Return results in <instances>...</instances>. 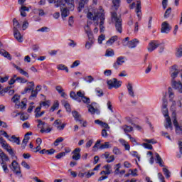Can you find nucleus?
Here are the masks:
<instances>
[{
  "label": "nucleus",
  "instance_id": "1a4fd4ad",
  "mask_svg": "<svg viewBox=\"0 0 182 182\" xmlns=\"http://www.w3.org/2000/svg\"><path fill=\"white\" fill-rule=\"evenodd\" d=\"M159 46H160V43H159V41H151L148 45L147 50L149 52H153L154 50H156V48Z\"/></svg>",
  "mask_w": 182,
  "mask_h": 182
},
{
  "label": "nucleus",
  "instance_id": "49530a36",
  "mask_svg": "<svg viewBox=\"0 0 182 182\" xmlns=\"http://www.w3.org/2000/svg\"><path fill=\"white\" fill-rule=\"evenodd\" d=\"M109 147H112V146H110V143L109 142H105V144H102L100 146V149H109Z\"/></svg>",
  "mask_w": 182,
  "mask_h": 182
},
{
  "label": "nucleus",
  "instance_id": "bb28decb",
  "mask_svg": "<svg viewBox=\"0 0 182 182\" xmlns=\"http://www.w3.org/2000/svg\"><path fill=\"white\" fill-rule=\"evenodd\" d=\"M0 55H1V56H4V58H6L7 59H9V60L12 59V58L11 57V54H9V53H8L4 49L0 50Z\"/></svg>",
  "mask_w": 182,
  "mask_h": 182
},
{
  "label": "nucleus",
  "instance_id": "603ef678",
  "mask_svg": "<svg viewBox=\"0 0 182 182\" xmlns=\"http://www.w3.org/2000/svg\"><path fill=\"white\" fill-rule=\"evenodd\" d=\"M112 151L114 154H116L117 156H119V154H122V151H120V149L117 148V146H114Z\"/></svg>",
  "mask_w": 182,
  "mask_h": 182
},
{
  "label": "nucleus",
  "instance_id": "79ce46f5",
  "mask_svg": "<svg viewBox=\"0 0 182 182\" xmlns=\"http://www.w3.org/2000/svg\"><path fill=\"white\" fill-rule=\"evenodd\" d=\"M168 93L169 95L170 100H173V99H174V92H173V89H171V87H168Z\"/></svg>",
  "mask_w": 182,
  "mask_h": 182
},
{
  "label": "nucleus",
  "instance_id": "6e6552de",
  "mask_svg": "<svg viewBox=\"0 0 182 182\" xmlns=\"http://www.w3.org/2000/svg\"><path fill=\"white\" fill-rule=\"evenodd\" d=\"M85 96V92H82L81 90L75 92L73 91L70 92V97L71 99H73L74 100H77V102H81L82 101L80 99H82ZM79 97L80 99H79Z\"/></svg>",
  "mask_w": 182,
  "mask_h": 182
},
{
  "label": "nucleus",
  "instance_id": "f03ea898",
  "mask_svg": "<svg viewBox=\"0 0 182 182\" xmlns=\"http://www.w3.org/2000/svg\"><path fill=\"white\" fill-rule=\"evenodd\" d=\"M49 4H55V6L56 8H59L60 6V11H61V16L62 18H66V16H69V10L66 9V7H62L65 6V3L67 4L68 6V8H70L71 9H73L75 8V6L73 5V0H48Z\"/></svg>",
  "mask_w": 182,
  "mask_h": 182
},
{
  "label": "nucleus",
  "instance_id": "58836bf2",
  "mask_svg": "<svg viewBox=\"0 0 182 182\" xmlns=\"http://www.w3.org/2000/svg\"><path fill=\"white\" fill-rule=\"evenodd\" d=\"M28 102V100H26V98L23 99V100L21 102L20 105H19V107H21V109H26V103Z\"/></svg>",
  "mask_w": 182,
  "mask_h": 182
},
{
  "label": "nucleus",
  "instance_id": "13d9d810",
  "mask_svg": "<svg viewBox=\"0 0 182 182\" xmlns=\"http://www.w3.org/2000/svg\"><path fill=\"white\" fill-rule=\"evenodd\" d=\"M21 120H23V122H25V120H28L29 119V115L28 114H22L20 116Z\"/></svg>",
  "mask_w": 182,
  "mask_h": 182
},
{
  "label": "nucleus",
  "instance_id": "774afa93",
  "mask_svg": "<svg viewBox=\"0 0 182 182\" xmlns=\"http://www.w3.org/2000/svg\"><path fill=\"white\" fill-rule=\"evenodd\" d=\"M16 82V75H13L12 78L9 81V85H14Z\"/></svg>",
  "mask_w": 182,
  "mask_h": 182
},
{
  "label": "nucleus",
  "instance_id": "0eeeda50",
  "mask_svg": "<svg viewBox=\"0 0 182 182\" xmlns=\"http://www.w3.org/2000/svg\"><path fill=\"white\" fill-rule=\"evenodd\" d=\"M10 168L12 170L14 173H16L17 177H22V173L21 172V166H19V164L16 162V161L14 160L10 165Z\"/></svg>",
  "mask_w": 182,
  "mask_h": 182
},
{
  "label": "nucleus",
  "instance_id": "a878e982",
  "mask_svg": "<svg viewBox=\"0 0 182 182\" xmlns=\"http://www.w3.org/2000/svg\"><path fill=\"white\" fill-rule=\"evenodd\" d=\"M13 31H19V28H21V24H19V21L16 20V18L13 19Z\"/></svg>",
  "mask_w": 182,
  "mask_h": 182
},
{
  "label": "nucleus",
  "instance_id": "b1692460",
  "mask_svg": "<svg viewBox=\"0 0 182 182\" xmlns=\"http://www.w3.org/2000/svg\"><path fill=\"white\" fill-rule=\"evenodd\" d=\"M118 39H119V37H117V36H114L107 41L106 45H107L108 46H112V43H114L116 41H117Z\"/></svg>",
  "mask_w": 182,
  "mask_h": 182
},
{
  "label": "nucleus",
  "instance_id": "a211bd4d",
  "mask_svg": "<svg viewBox=\"0 0 182 182\" xmlns=\"http://www.w3.org/2000/svg\"><path fill=\"white\" fill-rule=\"evenodd\" d=\"M165 129H169L171 131L173 130V124H171V119H170V117H165Z\"/></svg>",
  "mask_w": 182,
  "mask_h": 182
},
{
  "label": "nucleus",
  "instance_id": "680f3d73",
  "mask_svg": "<svg viewBox=\"0 0 182 182\" xmlns=\"http://www.w3.org/2000/svg\"><path fill=\"white\" fill-rule=\"evenodd\" d=\"M142 146L145 149H148V150H152L153 149V146H151V144H149L148 143H143Z\"/></svg>",
  "mask_w": 182,
  "mask_h": 182
},
{
  "label": "nucleus",
  "instance_id": "c85d7f7f",
  "mask_svg": "<svg viewBox=\"0 0 182 182\" xmlns=\"http://www.w3.org/2000/svg\"><path fill=\"white\" fill-rule=\"evenodd\" d=\"M156 157V163L159 164L161 167H164V164L163 163V159H161V157H160V155L159 154L156 153L155 154Z\"/></svg>",
  "mask_w": 182,
  "mask_h": 182
},
{
  "label": "nucleus",
  "instance_id": "6e6d98bb",
  "mask_svg": "<svg viewBox=\"0 0 182 182\" xmlns=\"http://www.w3.org/2000/svg\"><path fill=\"white\" fill-rule=\"evenodd\" d=\"M79 65H80V60H77L70 65V68L71 69H73V68H77Z\"/></svg>",
  "mask_w": 182,
  "mask_h": 182
},
{
  "label": "nucleus",
  "instance_id": "bf43d9fd",
  "mask_svg": "<svg viewBox=\"0 0 182 182\" xmlns=\"http://www.w3.org/2000/svg\"><path fill=\"white\" fill-rule=\"evenodd\" d=\"M9 79V76L6 75L5 77L0 76V83H5V82H8Z\"/></svg>",
  "mask_w": 182,
  "mask_h": 182
},
{
  "label": "nucleus",
  "instance_id": "f257e3e1",
  "mask_svg": "<svg viewBox=\"0 0 182 182\" xmlns=\"http://www.w3.org/2000/svg\"><path fill=\"white\" fill-rule=\"evenodd\" d=\"M87 18L94 21H97L100 19V32H105V26L103 24L105 23V20L106 18L105 16V10L103 8H102V6H100L98 9L95 10L94 14L92 12H88L87 14Z\"/></svg>",
  "mask_w": 182,
  "mask_h": 182
},
{
  "label": "nucleus",
  "instance_id": "7c9ffc66",
  "mask_svg": "<svg viewBox=\"0 0 182 182\" xmlns=\"http://www.w3.org/2000/svg\"><path fill=\"white\" fill-rule=\"evenodd\" d=\"M72 114L73 117L75 119V120L80 122L82 123V119H80V114H79V112H77V111H73Z\"/></svg>",
  "mask_w": 182,
  "mask_h": 182
},
{
  "label": "nucleus",
  "instance_id": "4d7b16f0",
  "mask_svg": "<svg viewBox=\"0 0 182 182\" xmlns=\"http://www.w3.org/2000/svg\"><path fill=\"white\" fill-rule=\"evenodd\" d=\"M95 92L97 93V95L99 96V97H101V96H103V90L100 88H96Z\"/></svg>",
  "mask_w": 182,
  "mask_h": 182
},
{
  "label": "nucleus",
  "instance_id": "4be33fe9",
  "mask_svg": "<svg viewBox=\"0 0 182 182\" xmlns=\"http://www.w3.org/2000/svg\"><path fill=\"white\" fill-rule=\"evenodd\" d=\"M26 12H29V8L25 6H21L20 9L21 16L25 18L26 16Z\"/></svg>",
  "mask_w": 182,
  "mask_h": 182
},
{
  "label": "nucleus",
  "instance_id": "e433bc0d",
  "mask_svg": "<svg viewBox=\"0 0 182 182\" xmlns=\"http://www.w3.org/2000/svg\"><path fill=\"white\" fill-rule=\"evenodd\" d=\"M37 96H38V92L35 90H33L31 91V95L29 96V100H33V99H36Z\"/></svg>",
  "mask_w": 182,
  "mask_h": 182
},
{
  "label": "nucleus",
  "instance_id": "6ab92c4d",
  "mask_svg": "<svg viewBox=\"0 0 182 182\" xmlns=\"http://www.w3.org/2000/svg\"><path fill=\"white\" fill-rule=\"evenodd\" d=\"M5 161H9V157L4 152V151H2V149H0V163H5Z\"/></svg>",
  "mask_w": 182,
  "mask_h": 182
},
{
  "label": "nucleus",
  "instance_id": "20e7f679",
  "mask_svg": "<svg viewBox=\"0 0 182 182\" xmlns=\"http://www.w3.org/2000/svg\"><path fill=\"white\" fill-rule=\"evenodd\" d=\"M0 144H1V147L8 151L9 154L12 157V159H16V156H15V153L14 152V149L9 146L6 141L2 138L0 135Z\"/></svg>",
  "mask_w": 182,
  "mask_h": 182
},
{
  "label": "nucleus",
  "instance_id": "cd10ccee",
  "mask_svg": "<svg viewBox=\"0 0 182 182\" xmlns=\"http://www.w3.org/2000/svg\"><path fill=\"white\" fill-rule=\"evenodd\" d=\"M9 141H13V143H16V144H21V140H19V137H16L15 135L11 136V138H9Z\"/></svg>",
  "mask_w": 182,
  "mask_h": 182
},
{
  "label": "nucleus",
  "instance_id": "7ed1b4c3",
  "mask_svg": "<svg viewBox=\"0 0 182 182\" xmlns=\"http://www.w3.org/2000/svg\"><path fill=\"white\" fill-rule=\"evenodd\" d=\"M111 21L114 23L117 32L122 33L123 32V28L122 27V17L117 16L116 11L111 12Z\"/></svg>",
  "mask_w": 182,
  "mask_h": 182
},
{
  "label": "nucleus",
  "instance_id": "c9c22d12",
  "mask_svg": "<svg viewBox=\"0 0 182 182\" xmlns=\"http://www.w3.org/2000/svg\"><path fill=\"white\" fill-rule=\"evenodd\" d=\"M4 171L6 173H9V169L8 168V164H6V162H1L0 163Z\"/></svg>",
  "mask_w": 182,
  "mask_h": 182
},
{
  "label": "nucleus",
  "instance_id": "9b49d317",
  "mask_svg": "<svg viewBox=\"0 0 182 182\" xmlns=\"http://www.w3.org/2000/svg\"><path fill=\"white\" fill-rule=\"evenodd\" d=\"M171 85L173 89L179 92V93H182V83L180 81L171 80Z\"/></svg>",
  "mask_w": 182,
  "mask_h": 182
},
{
  "label": "nucleus",
  "instance_id": "c756f323",
  "mask_svg": "<svg viewBox=\"0 0 182 182\" xmlns=\"http://www.w3.org/2000/svg\"><path fill=\"white\" fill-rule=\"evenodd\" d=\"M162 170L166 178H170V177H171V172H170V171H168L166 167H164Z\"/></svg>",
  "mask_w": 182,
  "mask_h": 182
},
{
  "label": "nucleus",
  "instance_id": "4c0bfd02",
  "mask_svg": "<svg viewBox=\"0 0 182 182\" xmlns=\"http://www.w3.org/2000/svg\"><path fill=\"white\" fill-rule=\"evenodd\" d=\"M176 58H181V56H182V46H180L178 48H176Z\"/></svg>",
  "mask_w": 182,
  "mask_h": 182
},
{
  "label": "nucleus",
  "instance_id": "5701e85b",
  "mask_svg": "<svg viewBox=\"0 0 182 182\" xmlns=\"http://www.w3.org/2000/svg\"><path fill=\"white\" fill-rule=\"evenodd\" d=\"M14 68L19 72V73H21V75L26 76V77H29V74L28 73V72L23 70V69L19 68L16 65H14Z\"/></svg>",
  "mask_w": 182,
  "mask_h": 182
},
{
  "label": "nucleus",
  "instance_id": "338daca9",
  "mask_svg": "<svg viewBox=\"0 0 182 182\" xmlns=\"http://www.w3.org/2000/svg\"><path fill=\"white\" fill-rule=\"evenodd\" d=\"M65 156H66V153L60 152L55 156V159H58V160H59V159H62V157H65Z\"/></svg>",
  "mask_w": 182,
  "mask_h": 182
},
{
  "label": "nucleus",
  "instance_id": "f3484780",
  "mask_svg": "<svg viewBox=\"0 0 182 182\" xmlns=\"http://www.w3.org/2000/svg\"><path fill=\"white\" fill-rule=\"evenodd\" d=\"M14 36L15 39H16L20 43L23 42V37L21 34V32H19V30H16L14 31Z\"/></svg>",
  "mask_w": 182,
  "mask_h": 182
},
{
  "label": "nucleus",
  "instance_id": "aec40b11",
  "mask_svg": "<svg viewBox=\"0 0 182 182\" xmlns=\"http://www.w3.org/2000/svg\"><path fill=\"white\" fill-rule=\"evenodd\" d=\"M139 45V40L136 38L133 39L132 41H128L127 46L130 49H133L134 48H136Z\"/></svg>",
  "mask_w": 182,
  "mask_h": 182
},
{
  "label": "nucleus",
  "instance_id": "3c124183",
  "mask_svg": "<svg viewBox=\"0 0 182 182\" xmlns=\"http://www.w3.org/2000/svg\"><path fill=\"white\" fill-rule=\"evenodd\" d=\"M64 139L63 137H58V139H55L54 141V146H58L59 143H62Z\"/></svg>",
  "mask_w": 182,
  "mask_h": 182
},
{
  "label": "nucleus",
  "instance_id": "864d4df0",
  "mask_svg": "<svg viewBox=\"0 0 182 182\" xmlns=\"http://www.w3.org/2000/svg\"><path fill=\"white\" fill-rule=\"evenodd\" d=\"M176 106H177V103L176 102V101H172V105L171 106V110L173 111L172 114L173 113H176Z\"/></svg>",
  "mask_w": 182,
  "mask_h": 182
},
{
  "label": "nucleus",
  "instance_id": "ea45409f",
  "mask_svg": "<svg viewBox=\"0 0 182 182\" xmlns=\"http://www.w3.org/2000/svg\"><path fill=\"white\" fill-rule=\"evenodd\" d=\"M16 82H18V83H26V82H28V80H26V79L22 77H16Z\"/></svg>",
  "mask_w": 182,
  "mask_h": 182
},
{
  "label": "nucleus",
  "instance_id": "39448f33",
  "mask_svg": "<svg viewBox=\"0 0 182 182\" xmlns=\"http://www.w3.org/2000/svg\"><path fill=\"white\" fill-rule=\"evenodd\" d=\"M172 119H173V126L175 127V131L176 134H181L182 133V121L178 123L177 121V114L176 112H173L172 114Z\"/></svg>",
  "mask_w": 182,
  "mask_h": 182
},
{
  "label": "nucleus",
  "instance_id": "a19ab883",
  "mask_svg": "<svg viewBox=\"0 0 182 182\" xmlns=\"http://www.w3.org/2000/svg\"><path fill=\"white\" fill-rule=\"evenodd\" d=\"M20 99L21 97L16 95L11 98V101L13 102V103H16V105H18Z\"/></svg>",
  "mask_w": 182,
  "mask_h": 182
},
{
  "label": "nucleus",
  "instance_id": "ddd939ff",
  "mask_svg": "<svg viewBox=\"0 0 182 182\" xmlns=\"http://www.w3.org/2000/svg\"><path fill=\"white\" fill-rule=\"evenodd\" d=\"M53 126L54 127H56L57 130L62 131L66 127V124H63L60 119H57L54 122Z\"/></svg>",
  "mask_w": 182,
  "mask_h": 182
},
{
  "label": "nucleus",
  "instance_id": "5fc2aeb1",
  "mask_svg": "<svg viewBox=\"0 0 182 182\" xmlns=\"http://www.w3.org/2000/svg\"><path fill=\"white\" fill-rule=\"evenodd\" d=\"M81 100L83 103H86V105H89V103H90V99L85 95L81 98Z\"/></svg>",
  "mask_w": 182,
  "mask_h": 182
},
{
  "label": "nucleus",
  "instance_id": "72a5a7b5",
  "mask_svg": "<svg viewBox=\"0 0 182 182\" xmlns=\"http://www.w3.org/2000/svg\"><path fill=\"white\" fill-rule=\"evenodd\" d=\"M29 136H25L24 139H23L21 147L22 149H25L26 147V144H28V141H29Z\"/></svg>",
  "mask_w": 182,
  "mask_h": 182
},
{
  "label": "nucleus",
  "instance_id": "e2e57ef3",
  "mask_svg": "<svg viewBox=\"0 0 182 182\" xmlns=\"http://www.w3.org/2000/svg\"><path fill=\"white\" fill-rule=\"evenodd\" d=\"M104 168L105 169V171H107L110 174H112V166L107 164L104 166Z\"/></svg>",
  "mask_w": 182,
  "mask_h": 182
},
{
  "label": "nucleus",
  "instance_id": "2eb2a0df",
  "mask_svg": "<svg viewBox=\"0 0 182 182\" xmlns=\"http://www.w3.org/2000/svg\"><path fill=\"white\" fill-rule=\"evenodd\" d=\"M162 113L164 117H168V109H167V100L166 98L163 99V105H162Z\"/></svg>",
  "mask_w": 182,
  "mask_h": 182
},
{
  "label": "nucleus",
  "instance_id": "dca6fc26",
  "mask_svg": "<svg viewBox=\"0 0 182 182\" xmlns=\"http://www.w3.org/2000/svg\"><path fill=\"white\" fill-rule=\"evenodd\" d=\"M73 156L72 159L73 160H80V148H76L73 152H72Z\"/></svg>",
  "mask_w": 182,
  "mask_h": 182
},
{
  "label": "nucleus",
  "instance_id": "0e129e2a",
  "mask_svg": "<svg viewBox=\"0 0 182 182\" xmlns=\"http://www.w3.org/2000/svg\"><path fill=\"white\" fill-rule=\"evenodd\" d=\"M85 4H86V1L85 0H81V1L79 4L78 11L80 12L82 8L85 7Z\"/></svg>",
  "mask_w": 182,
  "mask_h": 182
},
{
  "label": "nucleus",
  "instance_id": "37998d69",
  "mask_svg": "<svg viewBox=\"0 0 182 182\" xmlns=\"http://www.w3.org/2000/svg\"><path fill=\"white\" fill-rule=\"evenodd\" d=\"M87 107H88V112H90L91 114H95V113H96V109L93 107V104H92L91 105H89Z\"/></svg>",
  "mask_w": 182,
  "mask_h": 182
},
{
  "label": "nucleus",
  "instance_id": "69168bd1",
  "mask_svg": "<svg viewBox=\"0 0 182 182\" xmlns=\"http://www.w3.org/2000/svg\"><path fill=\"white\" fill-rule=\"evenodd\" d=\"M27 85H28L27 87H28V89L33 90V88L35 87V82H33V81L28 82Z\"/></svg>",
  "mask_w": 182,
  "mask_h": 182
},
{
  "label": "nucleus",
  "instance_id": "f704fd0d",
  "mask_svg": "<svg viewBox=\"0 0 182 182\" xmlns=\"http://www.w3.org/2000/svg\"><path fill=\"white\" fill-rule=\"evenodd\" d=\"M122 129H123L124 133H126V134L130 133V132H133V127H132L130 126L124 125L122 127Z\"/></svg>",
  "mask_w": 182,
  "mask_h": 182
},
{
  "label": "nucleus",
  "instance_id": "052dcab7",
  "mask_svg": "<svg viewBox=\"0 0 182 182\" xmlns=\"http://www.w3.org/2000/svg\"><path fill=\"white\" fill-rule=\"evenodd\" d=\"M92 176H95V172H93V171H88V172H86L85 173L86 178H90Z\"/></svg>",
  "mask_w": 182,
  "mask_h": 182
},
{
  "label": "nucleus",
  "instance_id": "a18cd8bd",
  "mask_svg": "<svg viewBox=\"0 0 182 182\" xmlns=\"http://www.w3.org/2000/svg\"><path fill=\"white\" fill-rule=\"evenodd\" d=\"M85 31L88 36H92V31L89 28V23H87V26L85 27Z\"/></svg>",
  "mask_w": 182,
  "mask_h": 182
},
{
  "label": "nucleus",
  "instance_id": "f8f14e48",
  "mask_svg": "<svg viewBox=\"0 0 182 182\" xmlns=\"http://www.w3.org/2000/svg\"><path fill=\"white\" fill-rule=\"evenodd\" d=\"M170 72L171 81L174 80V79H176V77L178 76V73H180V70L177 69V65H173L171 67Z\"/></svg>",
  "mask_w": 182,
  "mask_h": 182
},
{
  "label": "nucleus",
  "instance_id": "412c9836",
  "mask_svg": "<svg viewBox=\"0 0 182 182\" xmlns=\"http://www.w3.org/2000/svg\"><path fill=\"white\" fill-rule=\"evenodd\" d=\"M136 12L139 19H140L141 18V3L139 1H137Z\"/></svg>",
  "mask_w": 182,
  "mask_h": 182
},
{
  "label": "nucleus",
  "instance_id": "09e8293b",
  "mask_svg": "<svg viewBox=\"0 0 182 182\" xmlns=\"http://www.w3.org/2000/svg\"><path fill=\"white\" fill-rule=\"evenodd\" d=\"M144 141H146V143H148V144H156V143H157V141L154 139H144Z\"/></svg>",
  "mask_w": 182,
  "mask_h": 182
},
{
  "label": "nucleus",
  "instance_id": "4468645a",
  "mask_svg": "<svg viewBox=\"0 0 182 182\" xmlns=\"http://www.w3.org/2000/svg\"><path fill=\"white\" fill-rule=\"evenodd\" d=\"M124 62H126L124 57H118L117 61L113 64V68H114V69H119V66H122Z\"/></svg>",
  "mask_w": 182,
  "mask_h": 182
},
{
  "label": "nucleus",
  "instance_id": "2f4dec72",
  "mask_svg": "<svg viewBox=\"0 0 182 182\" xmlns=\"http://www.w3.org/2000/svg\"><path fill=\"white\" fill-rule=\"evenodd\" d=\"M57 69H58V70H65L67 73H69V68H68V67L63 64L58 65L57 66Z\"/></svg>",
  "mask_w": 182,
  "mask_h": 182
},
{
  "label": "nucleus",
  "instance_id": "423d86ee",
  "mask_svg": "<svg viewBox=\"0 0 182 182\" xmlns=\"http://www.w3.org/2000/svg\"><path fill=\"white\" fill-rule=\"evenodd\" d=\"M122 82L120 80H118L116 78H113L112 80L107 81V85H108L109 89H119L122 86Z\"/></svg>",
  "mask_w": 182,
  "mask_h": 182
},
{
  "label": "nucleus",
  "instance_id": "c03bdc74",
  "mask_svg": "<svg viewBox=\"0 0 182 182\" xmlns=\"http://www.w3.org/2000/svg\"><path fill=\"white\" fill-rule=\"evenodd\" d=\"M63 105L64 107L66 109L67 112H71L72 109H70V105H69L68 102L63 101Z\"/></svg>",
  "mask_w": 182,
  "mask_h": 182
},
{
  "label": "nucleus",
  "instance_id": "473e14b6",
  "mask_svg": "<svg viewBox=\"0 0 182 182\" xmlns=\"http://www.w3.org/2000/svg\"><path fill=\"white\" fill-rule=\"evenodd\" d=\"M112 5L114 9L117 11L120 6V0H112Z\"/></svg>",
  "mask_w": 182,
  "mask_h": 182
},
{
  "label": "nucleus",
  "instance_id": "9d476101",
  "mask_svg": "<svg viewBox=\"0 0 182 182\" xmlns=\"http://www.w3.org/2000/svg\"><path fill=\"white\" fill-rule=\"evenodd\" d=\"M171 31V26L167 21H164L161 24V32L162 33H168Z\"/></svg>",
  "mask_w": 182,
  "mask_h": 182
},
{
  "label": "nucleus",
  "instance_id": "393cba45",
  "mask_svg": "<svg viewBox=\"0 0 182 182\" xmlns=\"http://www.w3.org/2000/svg\"><path fill=\"white\" fill-rule=\"evenodd\" d=\"M128 93L132 97H134V91H133V85L130 82L128 83L127 86Z\"/></svg>",
  "mask_w": 182,
  "mask_h": 182
},
{
  "label": "nucleus",
  "instance_id": "de8ad7c7",
  "mask_svg": "<svg viewBox=\"0 0 182 182\" xmlns=\"http://www.w3.org/2000/svg\"><path fill=\"white\" fill-rule=\"evenodd\" d=\"M59 107V102H55L53 105L51 107L50 111V112H55V110H56V109H58Z\"/></svg>",
  "mask_w": 182,
  "mask_h": 182
},
{
  "label": "nucleus",
  "instance_id": "8fccbe9b",
  "mask_svg": "<svg viewBox=\"0 0 182 182\" xmlns=\"http://www.w3.org/2000/svg\"><path fill=\"white\" fill-rule=\"evenodd\" d=\"M85 80L87 83H92L93 80H95V79L93 78V77H92V75H89L85 77Z\"/></svg>",
  "mask_w": 182,
  "mask_h": 182
}]
</instances>
